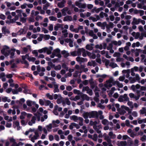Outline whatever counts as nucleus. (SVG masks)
I'll return each instance as SVG.
<instances>
[{"label": "nucleus", "instance_id": "f257e3e1", "mask_svg": "<svg viewBox=\"0 0 146 146\" xmlns=\"http://www.w3.org/2000/svg\"><path fill=\"white\" fill-rule=\"evenodd\" d=\"M9 49V46L6 45H5L1 50V53L6 56H9L10 54V58H13L15 54L14 52L15 51V49H11V50H7V52H5L6 50Z\"/></svg>", "mask_w": 146, "mask_h": 146}, {"label": "nucleus", "instance_id": "f03ea898", "mask_svg": "<svg viewBox=\"0 0 146 146\" xmlns=\"http://www.w3.org/2000/svg\"><path fill=\"white\" fill-rule=\"evenodd\" d=\"M29 57V55L28 54H26L25 55L22 56L21 57L22 61H21V63L22 64H24L27 66H28L29 64L25 59L26 58L27 59Z\"/></svg>", "mask_w": 146, "mask_h": 146}, {"label": "nucleus", "instance_id": "7ed1b4c3", "mask_svg": "<svg viewBox=\"0 0 146 146\" xmlns=\"http://www.w3.org/2000/svg\"><path fill=\"white\" fill-rule=\"evenodd\" d=\"M90 118H98L99 117L98 112L96 111H92L89 112Z\"/></svg>", "mask_w": 146, "mask_h": 146}, {"label": "nucleus", "instance_id": "20e7f679", "mask_svg": "<svg viewBox=\"0 0 146 146\" xmlns=\"http://www.w3.org/2000/svg\"><path fill=\"white\" fill-rule=\"evenodd\" d=\"M86 91H87V93L89 94L90 96L92 95L93 94L92 90L90 89L88 86H84L82 89V92Z\"/></svg>", "mask_w": 146, "mask_h": 146}, {"label": "nucleus", "instance_id": "39448f33", "mask_svg": "<svg viewBox=\"0 0 146 146\" xmlns=\"http://www.w3.org/2000/svg\"><path fill=\"white\" fill-rule=\"evenodd\" d=\"M122 72L123 73H126V77L127 78H128L130 76V69H127V70H124L122 71Z\"/></svg>", "mask_w": 146, "mask_h": 146}, {"label": "nucleus", "instance_id": "423d86ee", "mask_svg": "<svg viewBox=\"0 0 146 146\" xmlns=\"http://www.w3.org/2000/svg\"><path fill=\"white\" fill-rule=\"evenodd\" d=\"M81 98L84 101L85 99L87 101H89L90 100V98L86 94H82L80 95Z\"/></svg>", "mask_w": 146, "mask_h": 146}, {"label": "nucleus", "instance_id": "0eeeda50", "mask_svg": "<svg viewBox=\"0 0 146 146\" xmlns=\"http://www.w3.org/2000/svg\"><path fill=\"white\" fill-rule=\"evenodd\" d=\"M139 19H138V20L136 19L134 17L133 19V21L131 23V24L132 25H138L140 22L139 20Z\"/></svg>", "mask_w": 146, "mask_h": 146}, {"label": "nucleus", "instance_id": "6e6552de", "mask_svg": "<svg viewBox=\"0 0 146 146\" xmlns=\"http://www.w3.org/2000/svg\"><path fill=\"white\" fill-rule=\"evenodd\" d=\"M113 27V23L111 22H110L109 23V25H108L106 26V28L107 29V31L108 33L109 32L108 31V30H109L110 31H111L110 29V28H112Z\"/></svg>", "mask_w": 146, "mask_h": 146}, {"label": "nucleus", "instance_id": "1a4fd4ad", "mask_svg": "<svg viewBox=\"0 0 146 146\" xmlns=\"http://www.w3.org/2000/svg\"><path fill=\"white\" fill-rule=\"evenodd\" d=\"M35 115L37 118V121H38L40 120V116L42 115L38 111H37L36 113H35L34 114Z\"/></svg>", "mask_w": 146, "mask_h": 146}, {"label": "nucleus", "instance_id": "9d476101", "mask_svg": "<svg viewBox=\"0 0 146 146\" xmlns=\"http://www.w3.org/2000/svg\"><path fill=\"white\" fill-rule=\"evenodd\" d=\"M27 114V113L25 111H22L21 113V115L20 117V118L22 120L25 118V116H26Z\"/></svg>", "mask_w": 146, "mask_h": 146}, {"label": "nucleus", "instance_id": "9b49d317", "mask_svg": "<svg viewBox=\"0 0 146 146\" xmlns=\"http://www.w3.org/2000/svg\"><path fill=\"white\" fill-rule=\"evenodd\" d=\"M84 51H85V50L83 48H78L77 51V53L78 56H79L81 55L82 52Z\"/></svg>", "mask_w": 146, "mask_h": 146}, {"label": "nucleus", "instance_id": "f8f14e48", "mask_svg": "<svg viewBox=\"0 0 146 146\" xmlns=\"http://www.w3.org/2000/svg\"><path fill=\"white\" fill-rule=\"evenodd\" d=\"M116 84L118 87L119 88H122L123 86V85L122 83H120L118 81H116L114 82V83H113V84L114 85Z\"/></svg>", "mask_w": 146, "mask_h": 146}, {"label": "nucleus", "instance_id": "ddd939ff", "mask_svg": "<svg viewBox=\"0 0 146 146\" xmlns=\"http://www.w3.org/2000/svg\"><path fill=\"white\" fill-rule=\"evenodd\" d=\"M70 119L71 120H74L75 122H76L78 120V117L75 115H73L71 116Z\"/></svg>", "mask_w": 146, "mask_h": 146}, {"label": "nucleus", "instance_id": "4468645a", "mask_svg": "<svg viewBox=\"0 0 146 146\" xmlns=\"http://www.w3.org/2000/svg\"><path fill=\"white\" fill-rule=\"evenodd\" d=\"M62 97L60 98H58L56 101V102L58 104H60L61 102H62L63 104H65V102L64 101L62 100Z\"/></svg>", "mask_w": 146, "mask_h": 146}, {"label": "nucleus", "instance_id": "2eb2a0df", "mask_svg": "<svg viewBox=\"0 0 146 146\" xmlns=\"http://www.w3.org/2000/svg\"><path fill=\"white\" fill-rule=\"evenodd\" d=\"M48 49V48L45 47L41 49L38 50V52L40 53H42L43 52H45Z\"/></svg>", "mask_w": 146, "mask_h": 146}, {"label": "nucleus", "instance_id": "dca6fc26", "mask_svg": "<svg viewBox=\"0 0 146 146\" xmlns=\"http://www.w3.org/2000/svg\"><path fill=\"white\" fill-rule=\"evenodd\" d=\"M127 143L126 141H121L120 143L118 144V146H126L127 145Z\"/></svg>", "mask_w": 146, "mask_h": 146}, {"label": "nucleus", "instance_id": "f3484780", "mask_svg": "<svg viewBox=\"0 0 146 146\" xmlns=\"http://www.w3.org/2000/svg\"><path fill=\"white\" fill-rule=\"evenodd\" d=\"M83 117L85 119L88 118V117H90L89 112H86L84 113L83 114Z\"/></svg>", "mask_w": 146, "mask_h": 146}, {"label": "nucleus", "instance_id": "a211bd4d", "mask_svg": "<svg viewBox=\"0 0 146 146\" xmlns=\"http://www.w3.org/2000/svg\"><path fill=\"white\" fill-rule=\"evenodd\" d=\"M53 50V48L52 46H49V49L48 48L47 50H46V53L48 54H50L51 53L52 51Z\"/></svg>", "mask_w": 146, "mask_h": 146}, {"label": "nucleus", "instance_id": "6ab92c4d", "mask_svg": "<svg viewBox=\"0 0 146 146\" xmlns=\"http://www.w3.org/2000/svg\"><path fill=\"white\" fill-rule=\"evenodd\" d=\"M61 27V25L59 23H57L56 25L54 27V30L56 31H58L59 28Z\"/></svg>", "mask_w": 146, "mask_h": 146}, {"label": "nucleus", "instance_id": "aec40b11", "mask_svg": "<svg viewBox=\"0 0 146 146\" xmlns=\"http://www.w3.org/2000/svg\"><path fill=\"white\" fill-rule=\"evenodd\" d=\"M13 126L14 128L19 125V122L18 121H14L13 122Z\"/></svg>", "mask_w": 146, "mask_h": 146}, {"label": "nucleus", "instance_id": "412c9836", "mask_svg": "<svg viewBox=\"0 0 146 146\" xmlns=\"http://www.w3.org/2000/svg\"><path fill=\"white\" fill-rule=\"evenodd\" d=\"M103 113V112L102 111H98V114L99 115H100L99 117L100 119H102L104 118V116L103 115H102Z\"/></svg>", "mask_w": 146, "mask_h": 146}, {"label": "nucleus", "instance_id": "4be33fe9", "mask_svg": "<svg viewBox=\"0 0 146 146\" xmlns=\"http://www.w3.org/2000/svg\"><path fill=\"white\" fill-rule=\"evenodd\" d=\"M25 100L24 98H22L20 99V101L17 100L16 102L17 103H19L20 104L22 105L23 103L25 102Z\"/></svg>", "mask_w": 146, "mask_h": 146}, {"label": "nucleus", "instance_id": "5701e85b", "mask_svg": "<svg viewBox=\"0 0 146 146\" xmlns=\"http://www.w3.org/2000/svg\"><path fill=\"white\" fill-rule=\"evenodd\" d=\"M109 135L111 137V138L115 139L116 137V135L115 134H113L112 131L110 132L109 133Z\"/></svg>", "mask_w": 146, "mask_h": 146}, {"label": "nucleus", "instance_id": "b1692460", "mask_svg": "<svg viewBox=\"0 0 146 146\" xmlns=\"http://www.w3.org/2000/svg\"><path fill=\"white\" fill-rule=\"evenodd\" d=\"M58 6L60 8H62L64 6V3L62 2H59L58 4Z\"/></svg>", "mask_w": 146, "mask_h": 146}, {"label": "nucleus", "instance_id": "393cba45", "mask_svg": "<svg viewBox=\"0 0 146 146\" xmlns=\"http://www.w3.org/2000/svg\"><path fill=\"white\" fill-rule=\"evenodd\" d=\"M86 49L91 50L93 49V46H90L89 44H87L86 46Z\"/></svg>", "mask_w": 146, "mask_h": 146}, {"label": "nucleus", "instance_id": "a878e982", "mask_svg": "<svg viewBox=\"0 0 146 146\" xmlns=\"http://www.w3.org/2000/svg\"><path fill=\"white\" fill-rule=\"evenodd\" d=\"M73 92L74 94H77L78 95L80 94V96L83 94L82 93L80 92V90H77L76 89H74L73 90Z\"/></svg>", "mask_w": 146, "mask_h": 146}, {"label": "nucleus", "instance_id": "bb28decb", "mask_svg": "<svg viewBox=\"0 0 146 146\" xmlns=\"http://www.w3.org/2000/svg\"><path fill=\"white\" fill-rule=\"evenodd\" d=\"M46 96L50 100H52L54 99L53 95H50L49 93L46 94Z\"/></svg>", "mask_w": 146, "mask_h": 146}, {"label": "nucleus", "instance_id": "cd10ccee", "mask_svg": "<svg viewBox=\"0 0 146 146\" xmlns=\"http://www.w3.org/2000/svg\"><path fill=\"white\" fill-rule=\"evenodd\" d=\"M53 125H54V126L56 127H58V126H57L56 124H55V123L58 124L60 123V121L58 119L56 120V121H53L52 122Z\"/></svg>", "mask_w": 146, "mask_h": 146}, {"label": "nucleus", "instance_id": "c85d7f7f", "mask_svg": "<svg viewBox=\"0 0 146 146\" xmlns=\"http://www.w3.org/2000/svg\"><path fill=\"white\" fill-rule=\"evenodd\" d=\"M98 124V122L96 121H95L94 122H93V121L91 120L90 121V124L91 125H94V126H97L96 125Z\"/></svg>", "mask_w": 146, "mask_h": 146}, {"label": "nucleus", "instance_id": "c756f323", "mask_svg": "<svg viewBox=\"0 0 146 146\" xmlns=\"http://www.w3.org/2000/svg\"><path fill=\"white\" fill-rule=\"evenodd\" d=\"M34 133L35 135L33 136V137L35 138V139H36L39 137V134L37 131H35Z\"/></svg>", "mask_w": 146, "mask_h": 146}, {"label": "nucleus", "instance_id": "7c9ffc66", "mask_svg": "<svg viewBox=\"0 0 146 146\" xmlns=\"http://www.w3.org/2000/svg\"><path fill=\"white\" fill-rule=\"evenodd\" d=\"M121 97H123V98H124L126 101H128L129 100V98L127 96V94H124L123 96H121Z\"/></svg>", "mask_w": 146, "mask_h": 146}, {"label": "nucleus", "instance_id": "2f4dec72", "mask_svg": "<svg viewBox=\"0 0 146 146\" xmlns=\"http://www.w3.org/2000/svg\"><path fill=\"white\" fill-rule=\"evenodd\" d=\"M43 37L44 35L43 34H40V36L38 38L37 40L39 41H41L42 40Z\"/></svg>", "mask_w": 146, "mask_h": 146}, {"label": "nucleus", "instance_id": "473e14b6", "mask_svg": "<svg viewBox=\"0 0 146 146\" xmlns=\"http://www.w3.org/2000/svg\"><path fill=\"white\" fill-rule=\"evenodd\" d=\"M60 49L58 48H57L54 50L53 52L54 53V54L56 55V54H58V53H60Z\"/></svg>", "mask_w": 146, "mask_h": 146}, {"label": "nucleus", "instance_id": "72a5a7b5", "mask_svg": "<svg viewBox=\"0 0 146 146\" xmlns=\"http://www.w3.org/2000/svg\"><path fill=\"white\" fill-rule=\"evenodd\" d=\"M25 76L26 77H29L32 79H33V77L32 75L29 73H26V74L25 75Z\"/></svg>", "mask_w": 146, "mask_h": 146}, {"label": "nucleus", "instance_id": "f704fd0d", "mask_svg": "<svg viewBox=\"0 0 146 146\" xmlns=\"http://www.w3.org/2000/svg\"><path fill=\"white\" fill-rule=\"evenodd\" d=\"M62 68L65 69L67 71L68 70V68L66 64L64 63L62 64Z\"/></svg>", "mask_w": 146, "mask_h": 146}, {"label": "nucleus", "instance_id": "c9c22d12", "mask_svg": "<svg viewBox=\"0 0 146 146\" xmlns=\"http://www.w3.org/2000/svg\"><path fill=\"white\" fill-rule=\"evenodd\" d=\"M46 127L48 131H50V129H51L52 128V124L51 123H50L49 125L46 126Z\"/></svg>", "mask_w": 146, "mask_h": 146}, {"label": "nucleus", "instance_id": "e433bc0d", "mask_svg": "<svg viewBox=\"0 0 146 146\" xmlns=\"http://www.w3.org/2000/svg\"><path fill=\"white\" fill-rule=\"evenodd\" d=\"M49 18L50 20L52 21H56L57 20L56 17L53 16L49 17Z\"/></svg>", "mask_w": 146, "mask_h": 146}, {"label": "nucleus", "instance_id": "4c0bfd02", "mask_svg": "<svg viewBox=\"0 0 146 146\" xmlns=\"http://www.w3.org/2000/svg\"><path fill=\"white\" fill-rule=\"evenodd\" d=\"M54 99L55 100L57 99L58 97L59 98H62L61 95L60 94H59L58 95H57V94H54Z\"/></svg>", "mask_w": 146, "mask_h": 146}, {"label": "nucleus", "instance_id": "58836bf2", "mask_svg": "<svg viewBox=\"0 0 146 146\" xmlns=\"http://www.w3.org/2000/svg\"><path fill=\"white\" fill-rule=\"evenodd\" d=\"M95 47L96 48H99L101 50L103 49V46L101 44H100V45L99 44H97L95 46Z\"/></svg>", "mask_w": 146, "mask_h": 146}, {"label": "nucleus", "instance_id": "ea45409f", "mask_svg": "<svg viewBox=\"0 0 146 146\" xmlns=\"http://www.w3.org/2000/svg\"><path fill=\"white\" fill-rule=\"evenodd\" d=\"M26 103L27 105L28 106H29L31 107L32 106V102L31 101H30L29 100H28L27 101Z\"/></svg>", "mask_w": 146, "mask_h": 146}, {"label": "nucleus", "instance_id": "a19ab883", "mask_svg": "<svg viewBox=\"0 0 146 146\" xmlns=\"http://www.w3.org/2000/svg\"><path fill=\"white\" fill-rule=\"evenodd\" d=\"M143 110H141L140 111L141 112L140 113L142 114H143L145 113V111H146V109L144 107L142 108Z\"/></svg>", "mask_w": 146, "mask_h": 146}, {"label": "nucleus", "instance_id": "79ce46f5", "mask_svg": "<svg viewBox=\"0 0 146 146\" xmlns=\"http://www.w3.org/2000/svg\"><path fill=\"white\" fill-rule=\"evenodd\" d=\"M65 103L66 102V104L68 105H70V102L68 98H66L65 99Z\"/></svg>", "mask_w": 146, "mask_h": 146}, {"label": "nucleus", "instance_id": "37998d69", "mask_svg": "<svg viewBox=\"0 0 146 146\" xmlns=\"http://www.w3.org/2000/svg\"><path fill=\"white\" fill-rule=\"evenodd\" d=\"M98 138V135L96 134H94V136L93 138H92V139L94 141H96L97 140Z\"/></svg>", "mask_w": 146, "mask_h": 146}, {"label": "nucleus", "instance_id": "c03bdc74", "mask_svg": "<svg viewBox=\"0 0 146 146\" xmlns=\"http://www.w3.org/2000/svg\"><path fill=\"white\" fill-rule=\"evenodd\" d=\"M135 50L137 52H136L135 53V56H139V52L140 51V50H141L140 49H136Z\"/></svg>", "mask_w": 146, "mask_h": 146}, {"label": "nucleus", "instance_id": "a18cd8bd", "mask_svg": "<svg viewBox=\"0 0 146 146\" xmlns=\"http://www.w3.org/2000/svg\"><path fill=\"white\" fill-rule=\"evenodd\" d=\"M141 140L145 142V141L146 140V136L145 135H143L142 137H141Z\"/></svg>", "mask_w": 146, "mask_h": 146}, {"label": "nucleus", "instance_id": "49530a36", "mask_svg": "<svg viewBox=\"0 0 146 146\" xmlns=\"http://www.w3.org/2000/svg\"><path fill=\"white\" fill-rule=\"evenodd\" d=\"M26 18L23 17H21L20 18V21L23 23H25L26 22Z\"/></svg>", "mask_w": 146, "mask_h": 146}, {"label": "nucleus", "instance_id": "de8ad7c7", "mask_svg": "<svg viewBox=\"0 0 146 146\" xmlns=\"http://www.w3.org/2000/svg\"><path fill=\"white\" fill-rule=\"evenodd\" d=\"M120 54L118 52H115L113 54V56L114 57H120Z\"/></svg>", "mask_w": 146, "mask_h": 146}, {"label": "nucleus", "instance_id": "09e8293b", "mask_svg": "<svg viewBox=\"0 0 146 146\" xmlns=\"http://www.w3.org/2000/svg\"><path fill=\"white\" fill-rule=\"evenodd\" d=\"M113 45L112 43H110L109 44V46L107 47V49L108 50H109L111 48H112Z\"/></svg>", "mask_w": 146, "mask_h": 146}, {"label": "nucleus", "instance_id": "8fccbe9b", "mask_svg": "<svg viewBox=\"0 0 146 146\" xmlns=\"http://www.w3.org/2000/svg\"><path fill=\"white\" fill-rule=\"evenodd\" d=\"M50 36L48 35H45L44 36V38L45 40H48L50 38Z\"/></svg>", "mask_w": 146, "mask_h": 146}, {"label": "nucleus", "instance_id": "3c124183", "mask_svg": "<svg viewBox=\"0 0 146 146\" xmlns=\"http://www.w3.org/2000/svg\"><path fill=\"white\" fill-rule=\"evenodd\" d=\"M61 69V67L60 64H58L54 68V69L56 70H60Z\"/></svg>", "mask_w": 146, "mask_h": 146}, {"label": "nucleus", "instance_id": "603ef678", "mask_svg": "<svg viewBox=\"0 0 146 146\" xmlns=\"http://www.w3.org/2000/svg\"><path fill=\"white\" fill-rule=\"evenodd\" d=\"M86 5L85 4H82L81 3L80 7H79V8H82L85 9L86 8Z\"/></svg>", "mask_w": 146, "mask_h": 146}, {"label": "nucleus", "instance_id": "864d4df0", "mask_svg": "<svg viewBox=\"0 0 146 146\" xmlns=\"http://www.w3.org/2000/svg\"><path fill=\"white\" fill-rule=\"evenodd\" d=\"M108 122V120L106 119H103L102 121V123L104 125H106V124Z\"/></svg>", "mask_w": 146, "mask_h": 146}, {"label": "nucleus", "instance_id": "5fc2aeb1", "mask_svg": "<svg viewBox=\"0 0 146 146\" xmlns=\"http://www.w3.org/2000/svg\"><path fill=\"white\" fill-rule=\"evenodd\" d=\"M36 119V117L34 116L33 117H32V119L31 120V121L33 123H35V120Z\"/></svg>", "mask_w": 146, "mask_h": 146}, {"label": "nucleus", "instance_id": "6e6d98bb", "mask_svg": "<svg viewBox=\"0 0 146 146\" xmlns=\"http://www.w3.org/2000/svg\"><path fill=\"white\" fill-rule=\"evenodd\" d=\"M113 79L112 78H110L109 80L106 81V82L107 84L111 83H113Z\"/></svg>", "mask_w": 146, "mask_h": 146}, {"label": "nucleus", "instance_id": "4d7b16f0", "mask_svg": "<svg viewBox=\"0 0 146 146\" xmlns=\"http://www.w3.org/2000/svg\"><path fill=\"white\" fill-rule=\"evenodd\" d=\"M51 103V102L49 100H47L45 102V106H49Z\"/></svg>", "mask_w": 146, "mask_h": 146}, {"label": "nucleus", "instance_id": "13d9d810", "mask_svg": "<svg viewBox=\"0 0 146 146\" xmlns=\"http://www.w3.org/2000/svg\"><path fill=\"white\" fill-rule=\"evenodd\" d=\"M89 19L92 20L93 22H96L97 21L96 18L92 16L90 17Z\"/></svg>", "mask_w": 146, "mask_h": 146}, {"label": "nucleus", "instance_id": "bf43d9fd", "mask_svg": "<svg viewBox=\"0 0 146 146\" xmlns=\"http://www.w3.org/2000/svg\"><path fill=\"white\" fill-rule=\"evenodd\" d=\"M6 27H3L2 29V31L3 33H9V31H7L6 29Z\"/></svg>", "mask_w": 146, "mask_h": 146}, {"label": "nucleus", "instance_id": "052dcab7", "mask_svg": "<svg viewBox=\"0 0 146 146\" xmlns=\"http://www.w3.org/2000/svg\"><path fill=\"white\" fill-rule=\"evenodd\" d=\"M0 18L1 19L4 20L5 19L6 17L3 14H1L0 15Z\"/></svg>", "mask_w": 146, "mask_h": 146}, {"label": "nucleus", "instance_id": "680f3d73", "mask_svg": "<svg viewBox=\"0 0 146 146\" xmlns=\"http://www.w3.org/2000/svg\"><path fill=\"white\" fill-rule=\"evenodd\" d=\"M129 137L128 135H125L123 136L122 138L123 140H126L129 139Z\"/></svg>", "mask_w": 146, "mask_h": 146}, {"label": "nucleus", "instance_id": "e2e57ef3", "mask_svg": "<svg viewBox=\"0 0 146 146\" xmlns=\"http://www.w3.org/2000/svg\"><path fill=\"white\" fill-rule=\"evenodd\" d=\"M54 139V136L52 135H49V139L50 141H52Z\"/></svg>", "mask_w": 146, "mask_h": 146}, {"label": "nucleus", "instance_id": "0e129e2a", "mask_svg": "<svg viewBox=\"0 0 146 146\" xmlns=\"http://www.w3.org/2000/svg\"><path fill=\"white\" fill-rule=\"evenodd\" d=\"M89 34L90 36L92 37L94 36V34L92 30H90L89 33Z\"/></svg>", "mask_w": 146, "mask_h": 146}, {"label": "nucleus", "instance_id": "69168bd1", "mask_svg": "<svg viewBox=\"0 0 146 146\" xmlns=\"http://www.w3.org/2000/svg\"><path fill=\"white\" fill-rule=\"evenodd\" d=\"M39 103L42 106H43L44 105V102L43 100L41 99H39Z\"/></svg>", "mask_w": 146, "mask_h": 146}, {"label": "nucleus", "instance_id": "338daca9", "mask_svg": "<svg viewBox=\"0 0 146 146\" xmlns=\"http://www.w3.org/2000/svg\"><path fill=\"white\" fill-rule=\"evenodd\" d=\"M110 66H111L112 68H114L117 67V64L112 63V64H110Z\"/></svg>", "mask_w": 146, "mask_h": 146}, {"label": "nucleus", "instance_id": "774afa93", "mask_svg": "<svg viewBox=\"0 0 146 146\" xmlns=\"http://www.w3.org/2000/svg\"><path fill=\"white\" fill-rule=\"evenodd\" d=\"M53 25L52 24H51L48 27V29L49 31H52L53 30Z\"/></svg>", "mask_w": 146, "mask_h": 146}]
</instances>
